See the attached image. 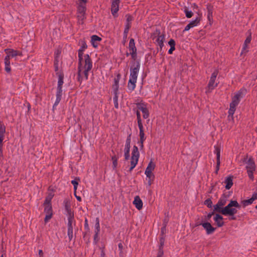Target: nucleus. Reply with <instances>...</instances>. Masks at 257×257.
<instances>
[{"label":"nucleus","instance_id":"obj_16","mask_svg":"<svg viewBox=\"0 0 257 257\" xmlns=\"http://www.w3.org/2000/svg\"><path fill=\"white\" fill-rule=\"evenodd\" d=\"M202 226L206 230L207 234H210L214 232L216 228L212 226L209 222H204Z\"/></svg>","mask_w":257,"mask_h":257},{"label":"nucleus","instance_id":"obj_46","mask_svg":"<svg viewBox=\"0 0 257 257\" xmlns=\"http://www.w3.org/2000/svg\"><path fill=\"white\" fill-rule=\"evenodd\" d=\"M6 132V127L5 126L0 123V136H4Z\"/></svg>","mask_w":257,"mask_h":257},{"label":"nucleus","instance_id":"obj_4","mask_svg":"<svg viewBox=\"0 0 257 257\" xmlns=\"http://www.w3.org/2000/svg\"><path fill=\"white\" fill-rule=\"evenodd\" d=\"M87 0H79L77 8V18L79 24L83 23V20L85 18V12L86 10V3Z\"/></svg>","mask_w":257,"mask_h":257},{"label":"nucleus","instance_id":"obj_19","mask_svg":"<svg viewBox=\"0 0 257 257\" xmlns=\"http://www.w3.org/2000/svg\"><path fill=\"white\" fill-rule=\"evenodd\" d=\"M119 3V0H112L111 4V13L113 16H115V14L118 11V5Z\"/></svg>","mask_w":257,"mask_h":257},{"label":"nucleus","instance_id":"obj_35","mask_svg":"<svg viewBox=\"0 0 257 257\" xmlns=\"http://www.w3.org/2000/svg\"><path fill=\"white\" fill-rule=\"evenodd\" d=\"M147 178H148V184L149 186H151L152 182L153 181L155 176L153 173H150V174H148V175H146Z\"/></svg>","mask_w":257,"mask_h":257},{"label":"nucleus","instance_id":"obj_50","mask_svg":"<svg viewBox=\"0 0 257 257\" xmlns=\"http://www.w3.org/2000/svg\"><path fill=\"white\" fill-rule=\"evenodd\" d=\"M142 112L143 113V116L144 118L146 119L149 116V112L147 108H146Z\"/></svg>","mask_w":257,"mask_h":257},{"label":"nucleus","instance_id":"obj_18","mask_svg":"<svg viewBox=\"0 0 257 257\" xmlns=\"http://www.w3.org/2000/svg\"><path fill=\"white\" fill-rule=\"evenodd\" d=\"M5 52L7 54V56H10V57H14L17 56H22V53L19 51L14 50L11 49H5Z\"/></svg>","mask_w":257,"mask_h":257},{"label":"nucleus","instance_id":"obj_64","mask_svg":"<svg viewBox=\"0 0 257 257\" xmlns=\"http://www.w3.org/2000/svg\"><path fill=\"white\" fill-rule=\"evenodd\" d=\"M53 196H54V194L53 193H49L46 198H48L49 199L52 200Z\"/></svg>","mask_w":257,"mask_h":257},{"label":"nucleus","instance_id":"obj_24","mask_svg":"<svg viewBox=\"0 0 257 257\" xmlns=\"http://www.w3.org/2000/svg\"><path fill=\"white\" fill-rule=\"evenodd\" d=\"M246 164L247 166H246V168L247 170H255V165L252 157L249 158Z\"/></svg>","mask_w":257,"mask_h":257},{"label":"nucleus","instance_id":"obj_57","mask_svg":"<svg viewBox=\"0 0 257 257\" xmlns=\"http://www.w3.org/2000/svg\"><path fill=\"white\" fill-rule=\"evenodd\" d=\"M168 44L170 46V47H175V41L172 39L170 40V41L168 42Z\"/></svg>","mask_w":257,"mask_h":257},{"label":"nucleus","instance_id":"obj_30","mask_svg":"<svg viewBox=\"0 0 257 257\" xmlns=\"http://www.w3.org/2000/svg\"><path fill=\"white\" fill-rule=\"evenodd\" d=\"M120 79V74L117 75V78H114V84L112 86L114 91H118L119 87V81Z\"/></svg>","mask_w":257,"mask_h":257},{"label":"nucleus","instance_id":"obj_61","mask_svg":"<svg viewBox=\"0 0 257 257\" xmlns=\"http://www.w3.org/2000/svg\"><path fill=\"white\" fill-rule=\"evenodd\" d=\"M214 212H210V213H208V215L206 216V219L207 220L210 219V218L214 214Z\"/></svg>","mask_w":257,"mask_h":257},{"label":"nucleus","instance_id":"obj_36","mask_svg":"<svg viewBox=\"0 0 257 257\" xmlns=\"http://www.w3.org/2000/svg\"><path fill=\"white\" fill-rule=\"evenodd\" d=\"M131 27V25H130L129 24H126L125 29L123 32V38H125V39H126L127 38V33Z\"/></svg>","mask_w":257,"mask_h":257},{"label":"nucleus","instance_id":"obj_8","mask_svg":"<svg viewBox=\"0 0 257 257\" xmlns=\"http://www.w3.org/2000/svg\"><path fill=\"white\" fill-rule=\"evenodd\" d=\"M85 59V65L84 66V70L83 72L84 74V77L85 80L88 79V71H90L92 67L91 60L89 55L86 54L84 56Z\"/></svg>","mask_w":257,"mask_h":257},{"label":"nucleus","instance_id":"obj_43","mask_svg":"<svg viewBox=\"0 0 257 257\" xmlns=\"http://www.w3.org/2000/svg\"><path fill=\"white\" fill-rule=\"evenodd\" d=\"M253 202V200L251 198L247 200H244L241 201V203L243 204V207H245L249 204H251Z\"/></svg>","mask_w":257,"mask_h":257},{"label":"nucleus","instance_id":"obj_29","mask_svg":"<svg viewBox=\"0 0 257 257\" xmlns=\"http://www.w3.org/2000/svg\"><path fill=\"white\" fill-rule=\"evenodd\" d=\"M207 18L209 22H211L212 20V11H213V7L211 5H208L207 7Z\"/></svg>","mask_w":257,"mask_h":257},{"label":"nucleus","instance_id":"obj_26","mask_svg":"<svg viewBox=\"0 0 257 257\" xmlns=\"http://www.w3.org/2000/svg\"><path fill=\"white\" fill-rule=\"evenodd\" d=\"M101 40V38L97 35H93L91 37V42L92 46L94 48H96L98 46V43L96 42L97 41H100Z\"/></svg>","mask_w":257,"mask_h":257},{"label":"nucleus","instance_id":"obj_31","mask_svg":"<svg viewBox=\"0 0 257 257\" xmlns=\"http://www.w3.org/2000/svg\"><path fill=\"white\" fill-rule=\"evenodd\" d=\"M129 50L131 52L137 51V48L135 46V40L134 39H131L129 43Z\"/></svg>","mask_w":257,"mask_h":257},{"label":"nucleus","instance_id":"obj_48","mask_svg":"<svg viewBox=\"0 0 257 257\" xmlns=\"http://www.w3.org/2000/svg\"><path fill=\"white\" fill-rule=\"evenodd\" d=\"M100 231V226L98 218H96L95 223V232H99Z\"/></svg>","mask_w":257,"mask_h":257},{"label":"nucleus","instance_id":"obj_3","mask_svg":"<svg viewBox=\"0 0 257 257\" xmlns=\"http://www.w3.org/2000/svg\"><path fill=\"white\" fill-rule=\"evenodd\" d=\"M242 92L241 90L238 91L232 97V101L230 103V108L228 110V118L230 117L233 119V115L236 110V106L238 104L240 98L242 97Z\"/></svg>","mask_w":257,"mask_h":257},{"label":"nucleus","instance_id":"obj_55","mask_svg":"<svg viewBox=\"0 0 257 257\" xmlns=\"http://www.w3.org/2000/svg\"><path fill=\"white\" fill-rule=\"evenodd\" d=\"M130 54L131 55L132 59L135 61L137 59V51L131 52Z\"/></svg>","mask_w":257,"mask_h":257},{"label":"nucleus","instance_id":"obj_45","mask_svg":"<svg viewBox=\"0 0 257 257\" xmlns=\"http://www.w3.org/2000/svg\"><path fill=\"white\" fill-rule=\"evenodd\" d=\"M255 171V170H247V172L248 174V176L250 179L251 180H253L254 179L253 176V172Z\"/></svg>","mask_w":257,"mask_h":257},{"label":"nucleus","instance_id":"obj_58","mask_svg":"<svg viewBox=\"0 0 257 257\" xmlns=\"http://www.w3.org/2000/svg\"><path fill=\"white\" fill-rule=\"evenodd\" d=\"M51 200L49 199L48 198H46L43 205H51Z\"/></svg>","mask_w":257,"mask_h":257},{"label":"nucleus","instance_id":"obj_52","mask_svg":"<svg viewBox=\"0 0 257 257\" xmlns=\"http://www.w3.org/2000/svg\"><path fill=\"white\" fill-rule=\"evenodd\" d=\"M165 238L164 236H162L160 239V246L159 248H163L164 245Z\"/></svg>","mask_w":257,"mask_h":257},{"label":"nucleus","instance_id":"obj_12","mask_svg":"<svg viewBox=\"0 0 257 257\" xmlns=\"http://www.w3.org/2000/svg\"><path fill=\"white\" fill-rule=\"evenodd\" d=\"M63 204L65 210L67 212L68 219H74V213L71 209V203L69 199L65 198L64 200Z\"/></svg>","mask_w":257,"mask_h":257},{"label":"nucleus","instance_id":"obj_63","mask_svg":"<svg viewBox=\"0 0 257 257\" xmlns=\"http://www.w3.org/2000/svg\"><path fill=\"white\" fill-rule=\"evenodd\" d=\"M84 227L85 229H86L87 230L89 229L88 221H87V219H85V220Z\"/></svg>","mask_w":257,"mask_h":257},{"label":"nucleus","instance_id":"obj_44","mask_svg":"<svg viewBox=\"0 0 257 257\" xmlns=\"http://www.w3.org/2000/svg\"><path fill=\"white\" fill-rule=\"evenodd\" d=\"M131 134H130L127 137L125 141V147L131 148Z\"/></svg>","mask_w":257,"mask_h":257},{"label":"nucleus","instance_id":"obj_20","mask_svg":"<svg viewBox=\"0 0 257 257\" xmlns=\"http://www.w3.org/2000/svg\"><path fill=\"white\" fill-rule=\"evenodd\" d=\"M133 204L138 210H141L143 208V202L139 196L135 197Z\"/></svg>","mask_w":257,"mask_h":257},{"label":"nucleus","instance_id":"obj_62","mask_svg":"<svg viewBox=\"0 0 257 257\" xmlns=\"http://www.w3.org/2000/svg\"><path fill=\"white\" fill-rule=\"evenodd\" d=\"M168 221H169V219H168V218H165L164 219L163 224V226H166H166H167V223H168Z\"/></svg>","mask_w":257,"mask_h":257},{"label":"nucleus","instance_id":"obj_40","mask_svg":"<svg viewBox=\"0 0 257 257\" xmlns=\"http://www.w3.org/2000/svg\"><path fill=\"white\" fill-rule=\"evenodd\" d=\"M184 12L185 13L186 17L187 18H190L193 16V12L191 11H189L188 8H187L186 7L185 8Z\"/></svg>","mask_w":257,"mask_h":257},{"label":"nucleus","instance_id":"obj_54","mask_svg":"<svg viewBox=\"0 0 257 257\" xmlns=\"http://www.w3.org/2000/svg\"><path fill=\"white\" fill-rule=\"evenodd\" d=\"M81 48L79 49L84 51L87 48V45L84 41H81Z\"/></svg>","mask_w":257,"mask_h":257},{"label":"nucleus","instance_id":"obj_47","mask_svg":"<svg viewBox=\"0 0 257 257\" xmlns=\"http://www.w3.org/2000/svg\"><path fill=\"white\" fill-rule=\"evenodd\" d=\"M204 204L207 205L208 208H211L212 202L210 199L208 198L204 201Z\"/></svg>","mask_w":257,"mask_h":257},{"label":"nucleus","instance_id":"obj_33","mask_svg":"<svg viewBox=\"0 0 257 257\" xmlns=\"http://www.w3.org/2000/svg\"><path fill=\"white\" fill-rule=\"evenodd\" d=\"M63 78L64 76L63 74H60L59 75L57 89H60L62 88V85L63 84Z\"/></svg>","mask_w":257,"mask_h":257},{"label":"nucleus","instance_id":"obj_25","mask_svg":"<svg viewBox=\"0 0 257 257\" xmlns=\"http://www.w3.org/2000/svg\"><path fill=\"white\" fill-rule=\"evenodd\" d=\"M10 59V56H6L5 58V70L8 73H10L11 70Z\"/></svg>","mask_w":257,"mask_h":257},{"label":"nucleus","instance_id":"obj_23","mask_svg":"<svg viewBox=\"0 0 257 257\" xmlns=\"http://www.w3.org/2000/svg\"><path fill=\"white\" fill-rule=\"evenodd\" d=\"M224 182L226 184L225 188L227 190L229 189L233 185V177L230 176L226 177Z\"/></svg>","mask_w":257,"mask_h":257},{"label":"nucleus","instance_id":"obj_59","mask_svg":"<svg viewBox=\"0 0 257 257\" xmlns=\"http://www.w3.org/2000/svg\"><path fill=\"white\" fill-rule=\"evenodd\" d=\"M166 227L163 226L161 228V235L162 236H164L163 235L166 233Z\"/></svg>","mask_w":257,"mask_h":257},{"label":"nucleus","instance_id":"obj_42","mask_svg":"<svg viewBox=\"0 0 257 257\" xmlns=\"http://www.w3.org/2000/svg\"><path fill=\"white\" fill-rule=\"evenodd\" d=\"M130 148H124V158L125 160H127L130 158Z\"/></svg>","mask_w":257,"mask_h":257},{"label":"nucleus","instance_id":"obj_27","mask_svg":"<svg viewBox=\"0 0 257 257\" xmlns=\"http://www.w3.org/2000/svg\"><path fill=\"white\" fill-rule=\"evenodd\" d=\"M62 92V89H57L56 99V100H55V102L53 107H54L55 106H57L58 104V103L60 102L61 99Z\"/></svg>","mask_w":257,"mask_h":257},{"label":"nucleus","instance_id":"obj_56","mask_svg":"<svg viewBox=\"0 0 257 257\" xmlns=\"http://www.w3.org/2000/svg\"><path fill=\"white\" fill-rule=\"evenodd\" d=\"M164 254L163 249V248H159V251L158 252V255L157 257H162Z\"/></svg>","mask_w":257,"mask_h":257},{"label":"nucleus","instance_id":"obj_37","mask_svg":"<svg viewBox=\"0 0 257 257\" xmlns=\"http://www.w3.org/2000/svg\"><path fill=\"white\" fill-rule=\"evenodd\" d=\"M114 96L113 97V101L114 103V106L116 108L118 107V91H114Z\"/></svg>","mask_w":257,"mask_h":257},{"label":"nucleus","instance_id":"obj_10","mask_svg":"<svg viewBox=\"0 0 257 257\" xmlns=\"http://www.w3.org/2000/svg\"><path fill=\"white\" fill-rule=\"evenodd\" d=\"M83 50L79 49L78 50V58H79V63H78V81L81 83L83 80V77L81 75V71L82 68V61H83Z\"/></svg>","mask_w":257,"mask_h":257},{"label":"nucleus","instance_id":"obj_6","mask_svg":"<svg viewBox=\"0 0 257 257\" xmlns=\"http://www.w3.org/2000/svg\"><path fill=\"white\" fill-rule=\"evenodd\" d=\"M140 153L138 147L136 146L133 147V151L132 153L131 161V167L129 171L131 172L133 169L136 167L138 163Z\"/></svg>","mask_w":257,"mask_h":257},{"label":"nucleus","instance_id":"obj_49","mask_svg":"<svg viewBox=\"0 0 257 257\" xmlns=\"http://www.w3.org/2000/svg\"><path fill=\"white\" fill-rule=\"evenodd\" d=\"M137 105L138 108L139 109H140L142 112H143V111L145 110L146 108H147V107L145 106V105L142 103H137Z\"/></svg>","mask_w":257,"mask_h":257},{"label":"nucleus","instance_id":"obj_28","mask_svg":"<svg viewBox=\"0 0 257 257\" xmlns=\"http://www.w3.org/2000/svg\"><path fill=\"white\" fill-rule=\"evenodd\" d=\"M250 41H251V36H249L246 38V39L244 41V43L243 46V48H242V50L241 52V54H242L243 52H246L248 51L246 50V49L247 48V45L249 43H250Z\"/></svg>","mask_w":257,"mask_h":257},{"label":"nucleus","instance_id":"obj_39","mask_svg":"<svg viewBox=\"0 0 257 257\" xmlns=\"http://www.w3.org/2000/svg\"><path fill=\"white\" fill-rule=\"evenodd\" d=\"M223 208L221 207V205H219L218 203L216 205H214V211H216L221 214V210H223Z\"/></svg>","mask_w":257,"mask_h":257},{"label":"nucleus","instance_id":"obj_14","mask_svg":"<svg viewBox=\"0 0 257 257\" xmlns=\"http://www.w3.org/2000/svg\"><path fill=\"white\" fill-rule=\"evenodd\" d=\"M220 148L219 147L215 146V153L216 154V166L215 173L217 174L219 170L220 165Z\"/></svg>","mask_w":257,"mask_h":257},{"label":"nucleus","instance_id":"obj_2","mask_svg":"<svg viewBox=\"0 0 257 257\" xmlns=\"http://www.w3.org/2000/svg\"><path fill=\"white\" fill-rule=\"evenodd\" d=\"M241 207L240 205L236 200H230V202L227 206L223 207V210H221L222 214L224 215H229L231 216V220H235L236 218L234 215L237 212V209H240Z\"/></svg>","mask_w":257,"mask_h":257},{"label":"nucleus","instance_id":"obj_22","mask_svg":"<svg viewBox=\"0 0 257 257\" xmlns=\"http://www.w3.org/2000/svg\"><path fill=\"white\" fill-rule=\"evenodd\" d=\"M155 164L151 160L145 170V174L148 175V174H150V173H153L152 171L155 169Z\"/></svg>","mask_w":257,"mask_h":257},{"label":"nucleus","instance_id":"obj_5","mask_svg":"<svg viewBox=\"0 0 257 257\" xmlns=\"http://www.w3.org/2000/svg\"><path fill=\"white\" fill-rule=\"evenodd\" d=\"M151 37L153 40H154L155 38L157 37L156 42L159 46V48H158V51H159V50L161 51L163 48V47L164 46V42L165 40V35L161 34L160 31L159 30L157 29Z\"/></svg>","mask_w":257,"mask_h":257},{"label":"nucleus","instance_id":"obj_11","mask_svg":"<svg viewBox=\"0 0 257 257\" xmlns=\"http://www.w3.org/2000/svg\"><path fill=\"white\" fill-rule=\"evenodd\" d=\"M218 73V71L217 70H215L212 73L211 76L207 85V92H211L215 87L217 86V83H215V81Z\"/></svg>","mask_w":257,"mask_h":257},{"label":"nucleus","instance_id":"obj_53","mask_svg":"<svg viewBox=\"0 0 257 257\" xmlns=\"http://www.w3.org/2000/svg\"><path fill=\"white\" fill-rule=\"evenodd\" d=\"M137 120L138 125L143 124L142 123V120L141 118V114L139 111H137Z\"/></svg>","mask_w":257,"mask_h":257},{"label":"nucleus","instance_id":"obj_60","mask_svg":"<svg viewBox=\"0 0 257 257\" xmlns=\"http://www.w3.org/2000/svg\"><path fill=\"white\" fill-rule=\"evenodd\" d=\"M251 198L253 200V201L254 200L257 199V191L253 193Z\"/></svg>","mask_w":257,"mask_h":257},{"label":"nucleus","instance_id":"obj_21","mask_svg":"<svg viewBox=\"0 0 257 257\" xmlns=\"http://www.w3.org/2000/svg\"><path fill=\"white\" fill-rule=\"evenodd\" d=\"M223 219V217L221 215L218 214L215 215V216L214 217V220L216 222L218 227H220L224 225Z\"/></svg>","mask_w":257,"mask_h":257},{"label":"nucleus","instance_id":"obj_41","mask_svg":"<svg viewBox=\"0 0 257 257\" xmlns=\"http://www.w3.org/2000/svg\"><path fill=\"white\" fill-rule=\"evenodd\" d=\"M111 160L112 161L113 168L115 169L117 166V158L115 155H114L111 157Z\"/></svg>","mask_w":257,"mask_h":257},{"label":"nucleus","instance_id":"obj_1","mask_svg":"<svg viewBox=\"0 0 257 257\" xmlns=\"http://www.w3.org/2000/svg\"><path fill=\"white\" fill-rule=\"evenodd\" d=\"M140 63L139 61L134 62L133 65L131 67L130 78L128 82V89L133 91L136 87V83L137 79V74L140 69Z\"/></svg>","mask_w":257,"mask_h":257},{"label":"nucleus","instance_id":"obj_51","mask_svg":"<svg viewBox=\"0 0 257 257\" xmlns=\"http://www.w3.org/2000/svg\"><path fill=\"white\" fill-rule=\"evenodd\" d=\"M126 24L131 25V22L133 20V17L130 15H126Z\"/></svg>","mask_w":257,"mask_h":257},{"label":"nucleus","instance_id":"obj_7","mask_svg":"<svg viewBox=\"0 0 257 257\" xmlns=\"http://www.w3.org/2000/svg\"><path fill=\"white\" fill-rule=\"evenodd\" d=\"M85 59V65L84 66V70L83 72L84 74V77L85 80L88 79V71H90L92 67L91 60L89 55L86 54L84 56Z\"/></svg>","mask_w":257,"mask_h":257},{"label":"nucleus","instance_id":"obj_34","mask_svg":"<svg viewBox=\"0 0 257 257\" xmlns=\"http://www.w3.org/2000/svg\"><path fill=\"white\" fill-rule=\"evenodd\" d=\"M227 201V196L223 194L219 200L218 201V203L219 205H221V207H223L226 203Z\"/></svg>","mask_w":257,"mask_h":257},{"label":"nucleus","instance_id":"obj_15","mask_svg":"<svg viewBox=\"0 0 257 257\" xmlns=\"http://www.w3.org/2000/svg\"><path fill=\"white\" fill-rule=\"evenodd\" d=\"M74 219H68V231L67 234L69 240H71L73 238V226L72 223Z\"/></svg>","mask_w":257,"mask_h":257},{"label":"nucleus","instance_id":"obj_38","mask_svg":"<svg viewBox=\"0 0 257 257\" xmlns=\"http://www.w3.org/2000/svg\"><path fill=\"white\" fill-rule=\"evenodd\" d=\"M80 181V179L79 178H75V179L71 181V183L74 186V190L75 193L76 192V190L77 188V186L78 185V181Z\"/></svg>","mask_w":257,"mask_h":257},{"label":"nucleus","instance_id":"obj_9","mask_svg":"<svg viewBox=\"0 0 257 257\" xmlns=\"http://www.w3.org/2000/svg\"><path fill=\"white\" fill-rule=\"evenodd\" d=\"M85 59V65L84 66V70L83 72L84 74V77L85 80L88 79V71H90L92 67L91 60L89 55L86 54L84 56Z\"/></svg>","mask_w":257,"mask_h":257},{"label":"nucleus","instance_id":"obj_13","mask_svg":"<svg viewBox=\"0 0 257 257\" xmlns=\"http://www.w3.org/2000/svg\"><path fill=\"white\" fill-rule=\"evenodd\" d=\"M44 212L46 215L44 219L45 223L47 222L52 217L53 211L51 205H44Z\"/></svg>","mask_w":257,"mask_h":257},{"label":"nucleus","instance_id":"obj_17","mask_svg":"<svg viewBox=\"0 0 257 257\" xmlns=\"http://www.w3.org/2000/svg\"><path fill=\"white\" fill-rule=\"evenodd\" d=\"M200 21V18L197 17L195 20L190 22L185 28L184 31H187L189 30L191 28L196 26Z\"/></svg>","mask_w":257,"mask_h":257},{"label":"nucleus","instance_id":"obj_32","mask_svg":"<svg viewBox=\"0 0 257 257\" xmlns=\"http://www.w3.org/2000/svg\"><path fill=\"white\" fill-rule=\"evenodd\" d=\"M139 130H140V142L144 141L146 139L145 138V134L144 132L143 125V124L138 125Z\"/></svg>","mask_w":257,"mask_h":257}]
</instances>
